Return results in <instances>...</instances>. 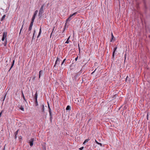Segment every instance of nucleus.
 <instances>
[{
  "label": "nucleus",
  "mask_w": 150,
  "mask_h": 150,
  "mask_svg": "<svg viewBox=\"0 0 150 150\" xmlns=\"http://www.w3.org/2000/svg\"><path fill=\"white\" fill-rule=\"evenodd\" d=\"M78 57H77L75 59V60L76 61L77 60V59H78Z\"/></svg>",
  "instance_id": "nucleus-35"
},
{
  "label": "nucleus",
  "mask_w": 150,
  "mask_h": 150,
  "mask_svg": "<svg viewBox=\"0 0 150 150\" xmlns=\"http://www.w3.org/2000/svg\"><path fill=\"white\" fill-rule=\"evenodd\" d=\"M60 63V59L57 57V59L55 61V64L54 66V67H55L57 65H59Z\"/></svg>",
  "instance_id": "nucleus-3"
},
{
  "label": "nucleus",
  "mask_w": 150,
  "mask_h": 150,
  "mask_svg": "<svg viewBox=\"0 0 150 150\" xmlns=\"http://www.w3.org/2000/svg\"><path fill=\"white\" fill-rule=\"evenodd\" d=\"M41 32H42V30H41V27H40V30H39V33L38 34V35L37 36V38H38L39 36H40L41 34Z\"/></svg>",
  "instance_id": "nucleus-9"
},
{
  "label": "nucleus",
  "mask_w": 150,
  "mask_h": 150,
  "mask_svg": "<svg viewBox=\"0 0 150 150\" xmlns=\"http://www.w3.org/2000/svg\"><path fill=\"white\" fill-rule=\"evenodd\" d=\"M41 110L42 112H44V104H42L41 105Z\"/></svg>",
  "instance_id": "nucleus-8"
},
{
  "label": "nucleus",
  "mask_w": 150,
  "mask_h": 150,
  "mask_svg": "<svg viewBox=\"0 0 150 150\" xmlns=\"http://www.w3.org/2000/svg\"><path fill=\"white\" fill-rule=\"evenodd\" d=\"M30 33V31H29V30H28V34H29Z\"/></svg>",
  "instance_id": "nucleus-36"
},
{
  "label": "nucleus",
  "mask_w": 150,
  "mask_h": 150,
  "mask_svg": "<svg viewBox=\"0 0 150 150\" xmlns=\"http://www.w3.org/2000/svg\"><path fill=\"white\" fill-rule=\"evenodd\" d=\"M96 69L93 72H92L91 74H93V73H94L95 72V71L96 70Z\"/></svg>",
  "instance_id": "nucleus-38"
},
{
  "label": "nucleus",
  "mask_w": 150,
  "mask_h": 150,
  "mask_svg": "<svg viewBox=\"0 0 150 150\" xmlns=\"http://www.w3.org/2000/svg\"><path fill=\"white\" fill-rule=\"evenodd\" d=\"M23 24L22 25L21 28V29H20V33H19V35H20L21 34V31L22 29V28H23V25H24V20L23 21Z\"/></svg>",
  "instance_id": "nucleus-11"
},
{
  "label": "nucleus",
  "mask_w": 150,
  "mask_h": 150,
  "mask_svg": "<svg viewBox=\"0 0 150 150\" xmlns=\"http://www.w3.org/2000/svg\"><path fill=\"white\" fill-rule=\"evenodd\" d=\"M117 49V47H116L114 48V51L113 52L112 54V58L113 59H114V55L115 52V51L116 50V49Z\"/></svg>",
  "instance_id": "nucleus-6"
},
{
  "label": "nucleus",
  "mask_w": 150,
  "mask_h": 150,
  "mask_svg": "<svg viewBox=\"0 0 150 150\" xmlns=\"http://www.w3.org/2000/svg\"><path fill=\"white\" fill-rule=\"evenodd\" d=\"M6 34H7L6 32H4L3 33V34L2 37L4 38H6Z\"/></svg>",
  "instance_id": "nucleus-10"
},
{
  "label": "nucleus",
  "mask_w": 150,
  "mask_h": 150,
  "mask_svg": "<svg viewBox=\"0 0 150 150\" xmlns=\"http://www.w3.org/2000/svg\"><path fill=\"white\" fill-rule=\"evenodd\" d=\"M4 46H6V44H7V40H6V39L5 40V41L4 42Z\"/></svg>",
  "instance_id": "nucleus-24"
},
{
  "label": "nucleus",
  "mask_w": 150,
  "mask_h": 150,
  "mask_svg": "<svg viewBox=\"0 0 150 150\" xmlns=\"http://www.w3.org/2000/svg\"><path fill=\"white\" fill-rule=\"evenodd\" d=\"M5 39H6V38H4L2 37V41H4Z\"/></svg>",
  "instance_id": "nucleus-34"
},
{
  "label": "nucleus",
  "mask_w": 150,
  "mask_h": 150,
  "mask_svg": "<svg viewBox=\"0 0 150 150\" xmlns=\"http://www.w3.org/2000/svg\"><path fill=\"white\" fill-rule=\"evenodd\" d=\"M70 38V36H69V37L68 38V39H67V40H68L69 41V39Z\"/></svg>",
  "instance_id": "nucleus-37"
},
{
  "label": "nucleus",
  "mask_w": 150,
  "mask_h": 150,
  "mask_svg": "<svg viewBox=\"0 0 150 150\" xmlns=\"http://www.w3.org/2000/svg\"><path fill=\"white\" fill-rule=\"evenodd\" d=\"M49 114H50V120H51V121L52 119V113H51V112L49 113Z\"/></svg>",
  "instance_id": "nucleus-20"
},
{
  "label": "nucleus",
  "mask_w": 150,
  "mask_h": 150,
  "mask_svg": "<svg viewBox=\"0 0 150 150\" xmlns=\"http://www.w3.org/2000/svg\"><path fill=\"white\" fill-rule=\"evenodd\" d=\"M20 109L23 111H24V108L22 106H20Z\"/></svg>",
  "instance_id": "nucleus-22"
},
{
  "label": "nucleus",
  "mask_w": 150,
  "mask_h": 150,
  "mask_svg": "<svg viewBox=\"0 0 150 150\" xmlns=\"http://www.w3.org/2000/svg\"><path fill=\"white\" fill-rule=\"evenodd\" d=\"M66 59H64L62 62V64H61V67H63V66H65V64H64V62H65V61H66Z\"/></svg>",
  "instance_id": "nucleus-12"
},
{
  "label": "nucleus",
  "mask_w": 150,
  "mask_h": 150,
  "mask_svg": "<svg viewBox=\"0 0 150 150\" xmlns=\"http://www.w3.org/2000/svg\"><path fill=\"white\" fill-rule=\"evenodd\" d=\"M35 16H33V17L32 18V21L33 22H34V20L35 19Z\"/></svg>",
  "instance_id": "nucleus-25"
},
{
  "label": "nucleus",
  "mask_w": 150,
  "mask_h": 150,
  "mask_svg": "<svg viewBox=\"0 0 150 150\" xmlns=\"http://www.w3.org/2000/svg\"><path fill=\"white\" fill-rule=\"evenodd\" d=\"M71 109V108L70 106L69 105L67 106L66 108V110H70Z\"/></svg>",
  "instance_id": "nucleus-15"
},
{
  "label": "nucleus",
  "mask_w": 150,
  "mask_h": 150,
  "mask_svg": "<svg viewBox=\"0 0 150 150\" xmlns=\"http://www.w3.org/2000/svg\"><path fill=\"white\" fill-rule=\"evenodd\" d=\"M44 73V72L42 70H40L39 72V78H40V77L42 76Z\"/></svg>",
  "instance_id": "nucleus-5"
},
{
  "label": "nucleus",
  "mask_w": 150,
  "mask_h": 150,
  "mask_svg": "<svg viewBox=\"0 0 150 150\" xmlns=\"http://www.w3.org/2000/svg\"><path fill=\"white\" fill-rule=\"evenodd\" d=\"M95 142L97 144L99 145L100 146L102 147V145L101 143H99L96 140H95Z\"/></svg>",
  "instance_id": "nucleus-18"
},
{
  "label": "nucleus",
  "mask_w": 150,
  "mask_h": 150,
  "mask_svg": "<svg viewBox=\"0 0 150 150\" xmlns=\"http://www.w3.org/2000/svg\"><path fill=\"white\" fill-rule=\"evenodd\" d=\"M77 14V12H75L74 13L70 15L69 17L66 20V21L67 22L70 21V20L71 19V17L74 16L75 15Z\"/></svg>",
  "instance_id": "nucleus-2"
},
{
  "label": "nucleus",
  "mask_w": 150,
  "mask_h": 150,
  "mask_svg": "<svg viewBox=\"0 0 150 150\" xmlns=\"http://www.w3.org/2000/svg\"><path fill=\"white\" fill-rule=\"evenodd\" d=\"M35 77H33V79L34 80L35 79Z\"/></svg>",
  "instance_id": "nucleus-41"
},
{
  "label": "nucleus",
  "mask_w": 150,
  "mask_h": 150,
  "mask_svg": "<svg viewBox=\"0 0 150 150\" xmlns=\"http://www.w3.org/2000/svg\"><path fill=\"white\" fill-rule=\"evenodd\" d=\"M22 97H23L24 100L25 101V102H26V100L25 99V97L24 96V95L23 94V91H22Z\"/></svg>",
  "instance_id": "nucleus-19"
},
{
  "label": "nucleus",
  "mask_w": 150,
  "mask_h": 150,
  "mask_svg": "<svg viewBox=\"0 0 150 150\" xmlns=\"http://www.w3.org/2000/svg\"><path fill=\"white\" fill-rule=\"evenodd\" d=\"M35 104L36 106H38V103L37 101V100H35Z\"/></svg>",
  "instance_id": "nucleus-26"
},
{
  "label": "nucleus",
  "mask_w": 150,
  "mask_h": 150,
  "mask_svg": "<svg viewBox=\"0 0 150 150\" xmlns=\"http://www.w3.org/2000/svg\"><path fill=\"white\" fill-rule=\"evenodd\" d=\"M80 101H81V102H83V99H82V98H81L80 99Z\"/></svg>",
  "instance_id": "nucleus-33"
},
{
  "label": "nucleus",
  "mask_w": 150,
  "mask_h": 150,
  "mask_svg": "<svg viewBox=\"0 0 150 150\" xmlns=\"http://www.w3.org/2000/svg\"><path fill=\"white\" fill-rule=\"evenodd\" d=\"M34 141L33 138H32L30 139L29 143H30V145L31 146H32L33 145V142Z\"/></svg>",
  "instance_id": "nucleus-4"
},
{
  "label": "nucleus",
  "mask_w": 150,
  "mask_h": 150,
  "mask_svg": "<svg viewBox=\"0 0 150 150\" xmlns=\"http://www.w3.org/2000/svg\"><path fill=\"white\" fill-rule=\"evenodd\" d=\"M5 147H4V148H3V150H5Z\"/></svg>",
  "instance_id": "nucleus-40"
},
{
  "label": "nucleus",
  "mask_w": 150,
  "mask_h": 150,
  "mask_svg": "<svg viewBox=\"0 0 150 150\" xmlns=\"http://www.w3.org/2000/svg\"><path fill=\"white\" fill-rule=\"evenodd\" d=\"M33 23H34V22H33V21H31V22L30 23V27H32L33 25Z\"/></svg>",
  "instance_id": "nucleus-23"
},
{
  "label": "nucleus",
  "mask_w": 150,
  "mask_h": 150,
  "mask_svg": "<svg viewBox=\"0 0 150 150\" xmlns=\"http://www.w3.org/2000/svg\"><path fill=\"white\" fill-rule=\"evenodd\" d=\"M6 17V15H4L2 17V19H1V21H2L3 20H4V18H5V17Z\"/></svg>",
  "instance_id": "nucleus-27"
},
{
  "label": "nucleus",
  "mask_w": 150,
  "mask_h": 150,
  "mask_svg": "<svg viewBox=\"0 0 150 150\" xmlns=\"http://www.w3.org/2000/svg\"><path fill=\"white\" fill-rule=\"evenodd\" d=\"M83 148H84L83 147H81L79 149L80 150H83Z\"/></svg>",
  "instance_id": "nucleus-31"
},
{
  "label": "nucleus",
  "mask_w": 150,
  "mask_h": 150,
  "mask_svg": "<svg viewBox=\"0 0 150 150\" xmlns=\"http://www.w3.org/2000/svg\"><path fill=\"white\" fill-rule=\"evenodd\" d=\"M6 146V145H5L4 146Z\"/></svg>",
  "instance_id": "nucleus-42"
},
{
  "label": "nucleus",
  "mask_w": 150,
  "mask_h": 150,
  "mask_svg": "<svg viewBox=\"0 0 150 150\" xmlns=\"http://www.w3.org/2000/svg\"><path fill=\"white\" fill-rule=\"evenodd\" d=\"M36 30H34V33H33V38H32V39L33 40V39H35L36 36H35V34H36Z\"/></svg>",
  "instance_id": "nucleus-7"
},
{
  "label": "nucleus",
  "mask_w": 150,
  "mask_h": 150,
  "mask_svg": "<svg viewBox=\"0 0 150 150\" xmlns=\"http://www.w3.org/2000/svg\"><path fill=\"white\" fill-rule=\"evenodd\" d=\"M32 29V27H30L29 26V29H28L29 31H30Z\"/></svg>",
  "instance_id": "nucleus-30"
},
{
  "label": "nucleus",
  "mask_w": 150,
  "mask_h": 150,
  "mask_svg": "<svg viewBox=\"0 0 150 150\" xmlns=\"http://www.w3.org/2000/svg\"><path fill=\"white\" fill-rule=\"evenodd\" d=\"M18 130L17 131L15 132V139H16L17 138V135L18 134Z\"/></svg>",
  "instance_id": "nucleus-14"
},
{
  "label": "nucleus",
  "mask_w": 150,
  "mask_h": 150,
  "mask_svg": "<svg viewBox=\"0 0 150 150\" xmlns=\"http://www.w3.org/2000/svg\"><path fill=\"white\" fill-rule=\"evenodd\" d=\"M37 97H38V94L37 92L35 93V94L34 96V99H35V100H37Z\"/></svg>",
  "instance_id": "nucleus-13"
},
{
  "label": "nucleus",
  "mask_w": 150,
  "mask_h": 150,
  "mask_svg": "<svg viewBox=\"0 0 150 150\" xmlns=\"http://www.w3.org/2000/svg\"><path fill=\"white\" fill-rule=\"evenodd\" d=\"M111 39L110 40V41H112V40H114L113 39L114 38V36L113 35L112 33V32L111 33Z\"/></svg>",
  "instance_id": "nucleus-17"
},
{
  "label": "nucleus",
  "mask_w": 150,
  "mask_h": 150,
  "mask_svg": "<svg viewBox=\"0 0 150 150\" xmlns=\"http://www.w3.org/2000/svg\"><path fill=\"white\" fill-rule=\"evenodd\" d=\"M38 12V10H36L34 13L35 14H36V15L37 14Z\"/></svg>",
  "instance_id": "nucleus-29"
},
{
  "label": "nucleus",
  "mask_w": 150,
  "mask_h": 150,
  "mask_svg": "<svg viewBox=\"0 0 150 150\" xmlns=\"http://www.w3.org/2000/svg\"><path fill=\"white\" fill-rule=\"evenodd\" d=\"M14 62H15L14 60H13V61L12 64V65H11L9 70V71L11 70V69L12 67H13V66L14 65Z\"/></svg>",
  "instance_id": "nucleus-16"
},
{
  "label": "nucleus",
  "mask_w": 150,
  "mask_h": 150,
  "mask_svg": "<svg viewBox=\"0 0 150 150\" xmlns=\"http://www.w3.org/2000/svg\"><path fill=\"white\" fill-rule=\"evenodd\" d=\"M89 139H86L85 141L83 143V144H85V143H86L89 140Z\"/></svg>",
  "instance_id": "nucleus-21"
},
{
  "label": "nucleus",
  "mask_w": 150,
  "mask_h": 150,
  "mask_svg": "<svg viewBox=\"0 0 150 150\" xmlns=\"http://www.w3.org/2000/svg\"><path fill=\"white\" fill-rule=\"evenodd\" d=\"M44 7L45 4H44L42 5L38 13V17L40 18L42 16V14L44 12Z\"/></svg>",
  "instance_id": "nucleus-1"
},
{
  "label": "nucleus",
  "mask_w": 150,
  "mask_h": 150,
  "mask_svg": "<svg viewBox=\"0 0 150 150\" xmlns=\"http://www.w3.org/2000/svg\"><path fill=\"white\" fill-rule=\"evenodd\" d=\"M36 14H34V15H33V16H35V17H36Z\"/></svg>",
  "instance_id": "nucleus-39"
},
{
  "label": "nucleus",
  "mask_w": 150,
  "mask_h": 150,
  "mask_svg": "<svg viewBox=\"0 0 150 150\" xmlns=\"http://www.w3.org/2000/svg\"><path fill=\"white\" fill-rule=\"evenodd\" d=\"M48 108H49V113H50V112L52 113L51 110V108H50L49 105Z\"/></svg>",
  "instance_id": "nucleus-28"
},
{
  "label": "nucleus",
  "mask_w": 150,
  "mask_h": 150,
  "mask_svg": "<svg viewBox=\"0 0 150 150\" xmlns=\"http://www.w3.org/2000/svg\"><path fill=\"white\" fill-rule=\"evenodd\" d=\"M69 43V41L68 40H67V41L65 42V43L68 44Z\"/></svg>",
  "instance_id": "nucleus-32"
}]
</instances>
